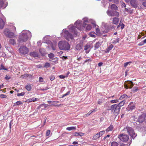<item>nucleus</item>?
I'll return each mask as SVG.
<instances>
[{
    "instance_id": "obj_12",
    "label": "nucleus",
    "mask_w": 146,
    "mask_h": 146,
    "mask_svg": "<svg viewBox=\"0 0 146 146\" xmlns=\"http://www.w3.org/2000/svg\"><path fill=\"white\" fill-rule=\"evenodd\" d=\"M83 43V42L82 41H80V43L76 45V49L77 50H81L82 47Z\"/></svg>"
},
{
    "instance_id": "obj_40",
    "label": "nucleus",
    "mask_w": 146,
    "mask_h": 146,
    "mask_svg": "<svg viewBox=\"0 0 146 146\" xmlns=\"http://www.w3.org/2000/svg\"><path fill=\"white\" fill-rule=\"evenodd\" d=\"M130 98V96H127L125 94H123V95H122L121 96L120 98Z\"/></svg>"
},
{
    "instance_id": "obj_61",
    "label": "nucleus",
    "mask_w": 146,
    "mask_h": 146,
    "mask_svg": "<svg viewBox=\"0 0 146 146\" xmlns=\"http://www.w3.org/2000/svg\"><path fill=\"white\" fill-rule=\"evenodd\" d=\"M36 98H31V100H32V101L35 102L36 101Z\"/></svg>"
},
{
    "instance_id": "obj_20",
    "label": "nucleus",
    "mask_w": 146,
    "mask_h": 146,
    "mask_svg": "<svg viewBox=\"0 0 146 146\" xmlns=\"http://www.w3.org/2000/svg\"><path fill=\"white\" fill-rule=\"evenodd\" d=\"M31 84H28L25 87L26 89L28 91H30L31 89Z\"/></svg>"
},
{
    "instance_id": "obj_58",
    "label": "nucleus",
    "mask_w": 146,
    "mask_h": 146,
    "mask_svg": "<svg viewBox=\"0 0 146 146\" xmlns=\"http://www.w3.org/2000/svg\"><path fill=\"white\" fill-rule=\"evenodd\" d=\"M59 77L60 78H62V79L64 78L65 77V76H63V75H60L59 76Z\"/></svg>"
},
{
    "instance_id": "obj_17",
    "label": "nucleus",
    "mask_w": 146,
    "mask_h": 146,
    "mask_svg": "<svg viewBox=\"0 0 146 146\" xmlns=\"http://www.w3.org/2000/svg\"><path fill=\"white\" fill-rule=\"evenodd\" d=\"M84 50H86V53H88L89 51H90V50H87L90 47V45L86 44L84 46Z\"/></svg>"
},
{
    "instance_id": "obj_11",
    "label": "nucleus",
    "mask_w": 146,
    "mask_h": 146,
    "mask_svg": "<svg viewBox=\"0 0 146 146\" xmlns=\"http://www.w3.org/2000/svg\"><path fill=\"white\" fill-rule=\"evenodd\" d=\"M135 108V105L133 104L132 103H131L128 106L127 109L128 111H131L132 110L134 109Z\"/></svg>"
},
{
    "instance_id": "obj_56",
    "label": "nucleus",
    "mask_w": 146,
    "mask_h": 146,
    "mask_svg": "<svg viewBox=\"0 0 146 146\" xmlns=\"http://www.w3.org/2000/svg\"><path fill=\"white\" fill-rule=\"evenodd\" d=\"M70 92H68L64 94L63 96L62 97H63L65 96H66L67 95L69 94H70Z\"/></svg>"
},
{
    "instance_id": "obj_32",
    "label": "nucleus",
    "mask_w": 146,
    "mask_h": 146,
    "mask_svg": "<svg viewBox=\"0 0 146 146\" xmlns=\"http://www.w3.org/2000/svg\"><path fill=\"white\" fill-rule=\"evenodd\" d=\"M113 128V126L110 125L108 128L106 129V131H111L112 130Z\"/></svg>"
},
{
    "instance_id": "obj_15",
    "label": "nucleus",
    "mask_w": 146,
    "mask_h": 146,
    "mask_svg": "<svg viewBox=\"0 0 146 146\" xmlns=\"http://www.w3.org/2000/svg\"><path fill=\"white\" fill-rule=\"evenodd\" d=\"M145 117L144 115H142L140 116L138 119V121L139 123L142 122L144 120Z\"/></svg>"
},
{
    "instance_id": "obj_51",
    "label": "nucleus",
    "mask_w": 146,
    "mask_h": 146,
    "mask_svg": "<svg viewBox=\"0 0 146 146\" xmlns=\"http://www.w3.org/2000/svg\"><path fill=\"white\" fill-rule=\"evenodd\" d=\"M16 103L17 105H19L23 104V103L22 102L19 101H17L16 102Z\"/></svg>"
},
{
    "instance_id": "obj_42",
    "label": "nucleus",
    "mask_w": 146,
    "mask_h": 146,
    "mask_svg": "<svg viewBox=\"0 0 146 146\" xmlns=\"http://www.w3.org/2000/svg\"><path fill=\"white\" fill-rule=\"evenodd\" d=\"M105 131H102L98 133V135H100V137L102 136L103 134L105 133Z\"/></svg>"
},
{
    "instance_id": "obj_27",
    "label": "nucleus",
    "mask_w": 146,
    "mask_h": 146,
    "mask_svg": "<svg viewBox=\"0 0 146 146\" xmlns=\"http://www.w3.org/2000/svg\"><path fill=\"white\" fill-rule=\"evenodd\" d=\"M130 3L132 6H135L136 5V0H131Z\"/></svg>"
},
{
    "instance_id": "obj_21",
    "label": "nucleus",
    "mask_w": 146,
    "mask_h": 146,
    "mask_svg": "<svg viewBox=\"0 0 146 146\" xmlns=\"http://www.w3.org/2000/svg\"><path fill=\"white\" fill-rule=\"evenodd\" d=\"M30 55L31 56H33L35 57L38 56V54L36 52H31L30 53Z\"/></svg>"
},
{
    "instance_id": "obj_38",
    "label": "nucleus",
    "mask_w": 146,
    "mask_h": 146,
    "mask_svg": "<svg viewBox=\"0 0 146 146\" xmlns=\"http://www.w3.org/2000/svg\"><path fill=\"white\" fill-rule=\"evenodd\" d=\"M119 40V38H117L115 40H113V41L112 42V43H113L115 44L116 43L118 42Z\"/></svg>"
},
{
    "instance_id": "obj_36",
    "label": "nucleus",
    "mask_w": 146,
    "mask_h": 146,
    "mask_svg": "<svg viewBox=\"0 0 146 146\" xmlns=\"http://www.w3.org/2000/svg\"><path fill=\"white\" fill-rule=\"evenodd\" d=\"M48 106V105H47L46 104H41L39 107V108H41V107H42L43 106L44 107V108L45 109L46 108L47 106Z\"/></svg>"
},
{
    "instance_id": "obj_2",
    "label": "nucleus",
    "mask_w": 146,
    "mask_h": 146,
    "mask_svg": "<svg viewBox=\"0 0 146 146\" xmlns=\"http://www.w3.org/2000/svg\"><path fill=\"white\" fill-rule=\"evenodd\" d=\"M31 37V33L29 31H23L19 36V42L26 41L29 38Z\"/></svg>"
},
{
    "instance_id": "obj_13",
    "label": "nucleus",
    "mask_w": 146,
    "mask_h": 146,
    "mask_svg": "<svg viewBox=\"0 0 146 146\" xmlns=\"http://www.w3.org/2000/svg\"><path fill=\"white\" fill-rule=\"evenodd\" d=\"M7 5V2L4 1L0 0V7L5 8Z\"/></svg>"
},
{
    "instance_id": "obj_26",
    "label": "nucleus",
    "mask_w": 146,
    "mask_h": 146,
    "mask_svg": "<svg viewBox=\"0 0 146 146\" xmlns=\"http://www.w3.org/2000/svg\"><path fill=\"white\" fill-rule=\"evenodd\" d=\"M100 137V135H98V133H97L93 136V139L94 140H96L98 139Z\"/></svg>"
},
{
    "instance_id": "obj_48",
    "label": "nucleus",
    "mask_w": 146,
    "mask_h": 146,
    "mask_svg": "<svg viewBox=\"0 0 146 146\" xmlns=\"http://www.w3.org/2000/svg\"><path fill=\"white\" fill-rule=\"evenodd\" d=\"M50 130H48L46 131V136H48L49 135L50 133Z\"/></svg>"
},
{
    "instance_id": "obj_14",
    "label": "nucleus",
    "mask_w": 146,
    "mask_h": 146,
    "mask_svg": "<svg viewBox=\"0 0 146 146\" xmlns=\"http://www.w3.org/2000/svg\"><path fill=\"white\" fill-rule=\"evenodd\" d=\"M3 19L0 18V28L2 29L5 25V22L3 21V20H4L5 17H4L3 19Z\"/></svg>"
},
{
    "instance_id": "obj_19",
    "label": "nucleus",
    "mask_w": 146,
    "mask_h": 146,
    "mask_svg": "<svg viewBox=\"0 0 146 146\" xmlns=\"http://www.w3.org/2000/svg\"><path fill=\"white\" fill-rule=\"evenodd\" d=\"M111 9L114 10H116L117 9V7L114 4H113L110 6Z\"/></svg>"
},
{
    "instance_id": "obj_34",
    "label": "nucleus",
    "mask_w": 146,
    "mask_h": 146,
    "mask_svg": "<svg viewBox=\"0 0 146 146\" xmlns=\"http://www.w3.org/2000/svg\"><path fill=\"white\" fill-rule=\"evenodd\" d=\"M9 43L13 45H14L16 44L15 41L13 39H11L9 41Z\"/></svg>"
},
{
    "instance_id": "obj_7",
    "label": "nucleus",
    "mask_w": 146,
    "mask_h": 146,
    "mask_svg": "<svg viewBox=\"0 0 146 146\" xmlns=\"http://www.w3.org/2000/svg\"><path fill=\"white\" fill-rule=\"evenodd\" d=\"M19 50L21 53L24 54H27L29 52L28 49L24 46L21 47L19 49Z\"/></svg>"
},
{
    "instance_id": "obj_50",
    "label": "nucleus",
    "mask_w": 146,
    "mask_h": 146,
    "mask_svg": "<svg viewBox=\"0 0 146 146\" xmlns=\"http://www.w3.org/2000/svg\"><path fill=\"white\" fill-rule=\"evenodd\" d=\"M0 97L1 98H5L7 97V96L5 95L2 94L0 95Z\"/></svg>"
},
{
    "instance_id": "obj_5",
    "label": "nucleus",
    "mask_w": 146,
    "mask_h": 146,
    "mask_svg": "<svg viewBox=\"0 0 146 146\" xmlns=\"http://www.w3.org/2000/svg\"><path fill=\"white\" fill-rule=\"evenodd\" d=\"M123 131H127L131 137L133 139L137 136V134L135 133L131 127H126L124 129Z\"/></svg>"
},
{
    "instance_id": "obj_54",
    "label": "nucleus",
    "mask_w": 146,
    "mask_h": 146,
    "mask_svg": "<svg viewBox=\"0 0 146 146\" xmlns=\"http://www.w3.org/2000/svg\"><path fill=\"white\" fill-rule=\"evenodd\" d=\"M39 81L40 82H43V79L41 77H40L39 78Z\"/></svg>"
},
{
    "instance_id": "obj_55",
    "label": "nucleus",
    "mask_w": 146,
    "mask_h": 146,
    "mask_svg": "<svg viewBox=\"0 0 146 146\" xmlns=\"http://www.w3.org/2000/svg\"><path fill=\"white\" fill-rule=\"evenodd\" d=\"M138 90L137 88H134L133 89V91L134 92H136Z\"/></svg>"
},
{
    "instance_id": "obj_23",
    "label": "nucleus",
    "mask_w": 146,
    "mask_h": 146,
    "mask_svg": "<svg viewBox=\"0 0 146 146\" xmlns=\"http://www.w3.org/2000/svg\"><path fill=\"white\" fill-rule=\"evenodd\" d=\"M113 46L111 44L109 46V47L107 48V51L106 52V53L108 52L109 51L111 50L112 48L113 47Z\"/></svg>"
},
{
    "instance_id": "obj_44",
    "label": "nucleus",
    "mask_w": 146,
    "mask_h": 146,
    "mask_svg": "<svg viewBox=\"0 0 146 146\" xmlns=\"http://www.w3.org/2000/svg\"><path fill=\"white\" fill-rule=\"evenodd\" d=\"M25 94V92H23L20 93H18L17 94V96H24Z\"/></svg>"
},
{
    "instance_id": "obj_45",
    "label": "nucleus",
    "mask_w": 146,
    "mask_h": 146,
    "mask_svg": "<svg viewBox=\"0 0 146 146\" xmlns=\"http://www.w3.org/2000/svg\"><path fill=\"white\" fill-rule=\"evenodd\" d=\"M118 102H119V101L117 100H111L110 101V102L111 103H116Z\"/></svg>"
},
{
    "instance_id": "obj_62",
    "label": "nucleus",
    "mask_w": 146,
    "mask_h": 146,
    "mask_svg": "<svg viewBox=\"0 0 146 146\" xmlns=\"http://www.w3.org/2000/svg\"><path fill=\"white\" fill-rule=\"evenodd\" d=\"M142 5L146 7V1L143 2Z\"/></svg>"
},
{
    "instance_id": "obj_18",
    "label": "nucleus",
    "mask_w": 146,
    "mask_h": 146,
    "mask_svg": "<svg viewBox=\"0 0 146 146\" xmlns=\"http://www.w3.org/2000/svg\"><path fill=\"white\" fill-rule=\"evenodd\" d=\"M119 22V19L118 18L115 17L113 18V24L115 25H117Z\"/></svg>"
},
{
    "instance_id": "obj_59",
    "label": "nucleus",
    "mask_w": 146,
    "mask_h": 146,
    "mask_svg": "<svg viewBox=\"0 0 146 146\" xmlns=\"http://www.w3.org/2000/svg\"><path fill=\"white\" fill-rule=\"evenodd\" d=\"M32 101V100H31V98L28 99V100H27L26 101V102H30Z\"/></svg>"
},
{
    "instance_id": "obj_33",
    "label": "nucleus",
    "mask_w": 146,
    "mask_h": 146,
    "mask_svg": "<svg viewBox=\"0 0 146 146\" xmlns=\"http://www.w3.org/2000/svg\"><path fill=\"white\" fill-rule=\"evenodd\" d=\"M58 60V58H53L51 59V60H50V61L55 63L57 62Z\"/></svg>"
},
{
    "instance_id": "obj_4",
    "label": "nucleus",
    "mask_w": 146,
    "mask_h": 146,
    "mask_svg": "<svg viewBox=\"0 0 146 146\" xmlns=\"http://www.w3.org/2000/svg\"><path fill=\"white\" fill-rule=\"evenodd\" d=\"M110 110L113 111V114L115 116H117L119 114L120 108L117 104H115L111 106Z\"/></svg>"
},
{
    "instance_id": "obj_6",
    "label": "nucleus",
    "mask_w": 146,
    "mask_h": 146,
    "mask_svg": "<svg viewBox=\"0 0 146 146\" xmlns=\"http://www.w3.org/2000/svg\"><path fill=\"white\" fill-rule=\"evenodd\" d=\"M118 138L121 141L126 142L128 140L129 137L127 135L121 133L118 135Z\"/></svg>"
},
{
    "instance_id": "obj_43",
    "label": "nucleus",
    "mask_w": 146,
    "mask_h": 146,
    "mask_svg": "<svg viewBox=\"0 0 146 146\" xmlns=\"http://www.w3.org/2000/svg\"><path fill=\"white\" fill-rule=\"evenodd\" d=\"M54 56V54L52 53H50L48 54V57L50 58V60H51V59L53 58Z\"/></svg>"
},
{
    "instance_id": "obj_31",
    "label": "nucleus",
    "mask_w": 146,
    "mask_h": 146,
    "mask_svg": "<svg viewBox=\"0 0 146 146\" xmlns=\"http://www.w3.org/2000/svg\"><path fill=\"white\" fill-rule=\"evenodd\" d=\"M118 143L116 141H113L111 143V146H118Z\"/></svg>"
},
{
    "instance_id": "obj_52",
    "label": "nucleus",
    "mask_w": 146,
    "mask_h": 146,
    "mask_svg": "<svg viewBox=\"0 0 146 146\" xmlns=\"http://www.w3.org/2000/svg\"><path fill=\"white\" fill-rule=\"evenodd\" d=\"M92 113V112H91L90 111L87 114H86L85 115V117H88V116L91 113Z\"/></svg>"
},
{
    "instance_id": "obj_25",
    "label": "nucleus",
    "mask_w": 146,
    "mask_h": 146,
    "mask_svg": "<svg viewBox=\"0 0 146 146\" xmlns=\"http://www.w3.org/2000/svg\"><path fill=\"white\" fill-rule=\"evenodd\" d=\"M10 31L9 30L7 29H5L4 31V35L7 37Z\"/></svg>"
},
{
    "instance_id": "obj_24",
    "label": "nucleus",
    "mask_w": 146,
    "mask_h": 146,
    "mask_svg": "<svg viewBox=\"0 0 146 146\" xmlns=\"http://www.w3.org/2000/svg\"><path fill=\"white\" fill-rule=\"evenodd\" d=\"M76 127H71L66 128V129L68 131H71L73 130H76Z\"/></svg>"
},
{
    "instance_id": "obj_8",
    "label": "nucleus",
    "mask_w": 146,
    "mask_h": 146,
    "mask_svg": "<svg viewBox=\"0 0 146 146\" xmlns=\"http://www.w3.org/2000/svg\"><path fill=\"white\" fill-rule=\"evenodd\" d=\"M75 25H76V28L80 31H82L84 29V26H81L80 21V20H77L75 23Z\"/></svg>"
},
{
    "instance_id": "obj_22",
    "label": "nucleus",
    "mask_w": 146,
    "mask_h": 146,
    "mask_svg": "<svg viewBox=\"0 0 146 146\" xmlns=\"http://www.w3.org/2000/svg\"><path fill=\"white\" fill-rule=\"evenodd\" d=\"M108 15L110 16H113L111 15H113L114 11H110L108 10L107 11Z\"/></svg>"
},
{
    "instance_id": "obj_49",
    "label": "nucleus",
    "mask_w": 146,
    "mask_h": 146,
    "mask_svg": "<svg viewBox=\"0 0 146 146\" xmlns=\"http://www.w3.org/2000/svg\"><path fill=\"white\" fill-rule=\"evenodd\" d=\"M131 63V62H126L124 64V67H126L127 66V65Z\"/></svg>"
},
{
    "instance_id": "obj_39",
    "label": "nucleus",
    "mask_w": 146,
    "mask_h": 146,
    "mask_svg": "<svg viewBox=\"0 0 146 146\" xmlns=\"http://www.w3.org/2000/svg\"><path fill=\"white\" fill-rule=\"evenodd\" d=\"M113 15H112V16H116L117 17H118L119 15V13L116 11H114V13H113Z\"/></svg>"
},
{
    "instance_id": "obj_46",
    "label": "nucleus",
    "mask_w": 146,
    "mask_h": 146,
    "mask_svg": "<svg viewBox=\"0 0 146 146\" xmlns=\"http://www.w3.org/2000/svg\"><path fill=\"white\" fill-rule=\"evenodd\" d=\"M0 67L1 69V70H7V68H5L3 66V64H1Z\"/></svg>"
},
{
    "instance_id": "obj_1",
    "label": "nucleus",
    "mask_w": 146,
    "mask_h": 146,
    "mask_svg": "<svg viewBox=\"0 0 146 146\" xmlns=\"http://www.w3.org/2000/svg\"><path fill=\"white\" fill-rule=\"evenodd\" d=\"M69 29L68 32L67 31H64V33H63L62 35H63L65 38L67 40H68L69 38L72 39L73 38V34L75 35H77V33L75 30V27L73 26L70 25L68 27Z\"/></svg>"
},
{
    "instance_id": "obj_28",
    "label": "nucleus",
    "mask_w": 146,
    "mask_h": 146,
    "mask_svg": "<svg viewBox=\"0 0 146 146\" xmlns=\"http://www.w3.org/2000/svg\"><path fill=\"white\" fill-rule=\"evenodd\" d=\"M14 36V33L12 32H10L7 37L9 38H12Z\"/></svg>"
},
{
    "instance_id": "obj_37",
    "label": "nucleus",
    "mask_w": 146,
    "mask_h": 146,
    "mask_svg": "<svg viewBox=\"0 0 146 146\" xmlns=\"http://www.w3.org/2000/svg\"><path fill=\"white\" fill-rule=\"evenodd\" d=\"M83 20L84 21L83 23L84 25L87 24L88 22V19L87 18H85L83 19Z\"/></svg>"
},
{
    "instance_id": "obj_35",
    "label": "nucleus",
    "mask_w": 146,
    "mask_h": 146,
    "mask_svg": "<svg viewBox=\"0 0 146 146\" xmlns=\"http://www.w3.org/2000/svg\"><path fill=\"white\" fill-rule=\"evenodd\" d=\"M95 32H91L90 33V36L92 37L95 38L96 37V35H95Z\"/></svg>"
},
{
    "instance_id": "obj_9",
    "label": "nucleus",
    "mask_w": 146,
    "mask_h": 146,
    "mask_svg": "<svg viewBox=\"0 0 146 146\" xmlns=\"http://www.w3.org/2000/svg\"><path fill=\"white\" fill-rule=\"evenodd\" d=\"M92 24L93 25L94 28H96V34L98 36H101L102 35V33L100 32V30L98 28V25H96V23L95 22H94L92 23Z\"/></svg>"
},
{
    "instance_id": "obj_64",
    "label": "nucleus",
    "mask_w": 146,
    "mask_h": 146,
    "mask_svg": "<svg viewBox=\"0 0 146 146\" xmlns=\"http://www.w3.org/2000/svg\"><path fill=\"white\" fill-rule=\"evenodd\" d=\"M103 64V63L102 62H99L98 64V66H101Z\"/></svg>"
},
{
    "instance_id": "obj_16",
    "label": "nucleus",
    "mask_w": 146,
    "mask_h": 146,
    "mask_svg": "<svg viewBox=\"0 0 146 146\" xmlns=\"http://www.w3.org/2000/svg\"><path fill=\"white\" fill-rule=\"evenodd\" d=\"M102 43V41H99L97 42L95 44L94 47L95 48L97 49L98 48Z\"/></svg>"
},
{
    "instance_id": "obj_47",
    "label": "nucleus",
    "mask_w": 146,
    "mask_h": 146,
    "mask_svg": "<svg viewBox=\"0 0 146 146\" xmlns=\"http://www.w3.org/2000/svg\"><path fill=\"white\" fill-rule=\"evenodd\" d=\"M50 66V64L49 63L46 62L44 66V67L47 68L49 67Z\"/></svg>"
},
{
    "instance_id": "obj_29",
    "label": "nucleus",
    "mask_w": 146,
    "mask_h": 146,
    "mask_svg": "<svg viewBox=\"0 0 146 146\" xmlns=\"http://www.w3.org/2000/svg\"><path fill=\"white\" fill-rule=\"evenodd\" d=\"M125 101L124 100H123L122 101L120 102L118 105V106H119V107L120 108L121 107L123 106L124 104H125Z\"/></svg>"
},
{
    "instance_id": "obj_57",
    "label": "nucleus",
    "mask_w": 146,
    "mask_h": 146,
    "mask_svg": "<svg viewBox=\"0 0 146 146\" xmlns=\"http://www.w3.org/2000/svg\"><path fill=\"white\" fill-rule=\"evenodd\" d=\"M122 7H123L124 8H125L126 6L125 4L123 2H122Z\"/></svg>"
},
{
    "instance_id": "obj_63",
    "label": "nucleus",
    "mask_w": 146,
    "mask_h": 146,
    "mask_svg": "<svg viewBox=\"0 0 146 146\" xmlns=\"http://www.w3.org/2000/svg\"><path fill=\"white\" fill-rule=\"evenodd\" d=\"M97 111L96 109H94L93 110H92L90 111L91 112H92V113L93 112L96 111Z\"/></svg>"
},
{
    "instance_id": "obj_53",
    "label": "nucleus",
    "mask_w": 146,
    "mask_h": 146,
    "mask_svg": "<svg viewBox=\"0 0 146 146\" xmlns=\"http://www.w3.org/2000/svg\"><path fill=\"white\" fill-rule=\"evenodd\" d=\"M55 78L54 76H51L50 77V79L51 81L53 80Z\"/></svg>"
},
{
    "instance_id": "obj_10",
    "label": "nucleus",
    "mask_w": 146,
    "mask_h": 146,
    "mask_svg": "<svg viewBox=\"0 0 146 146\" xmlns=\"http://www.w3.org/2000/svg\"><path fill=\"white\" fill-rule=\"evenodd\" d=\"M133 86V83L131 81H126L124 83L125 87L127 89L129 88H131Z\"/></svg>"
},
{
    "instance_id": "obj_41",
    "label": "nucleus",
    "mask_w": 146,
    "mask_h": 146,
    "mask_svg": "<svg viewBox=\"0 0 146 146\" xmlns=\"http://www.w3.org/2000/svg\"><path fill=\"white\" fill-rule=\"evenodd\" d=\"M92 27L91 25H88L86 28V30L88 31H89L90 30Z\"/></svg>"
},
{
    "instance_id": "obj_60",
    "label": "nucleus",
    "mask_w": 146,
    "mask_h": 146,
    "mask_svg": "<svg viewBox=\"0 0 146 146\" xmlns=\"http://www.w3.org/2000/svg\"><path fill=\"white\" fill-rule=\"evenodd\" d=\"M11 77L10 76H6L5 77V78L6 80H9L10 79Z\"/></svg>"
},
{
    "instance_id": "obj_30",
    "label": "nucleus",
    "mask_w": 146,
    "mask_h": 146,
    "mask_svg": "<svg viewBox=\"0 0 146 146\" xmlns=\"http://www.w3.org/2000/svg\"><path fill=\"white\" fill-rule=\"evenodd\" d=\"M84 133H78L77 132H76L74 133V135L75 136H83L84 135Z\"/></svg>"
},
{
    "instance_id": "obj_3",
    "label": "nucleus",
    "mask_w": 146,
    "mask_h": 146,
    "mask_svg": "<svg viewBox=\"0 0 146 146\" xmlns=\"http://www.w3.org/2000/svg\"><path fill=\"white\" fill-rule=\"evenodd\" d=\"M58 46L60 49L68 50H70V46L69 43L64 41H60L58 44Z\"/></svg>"
}]
</instances>
